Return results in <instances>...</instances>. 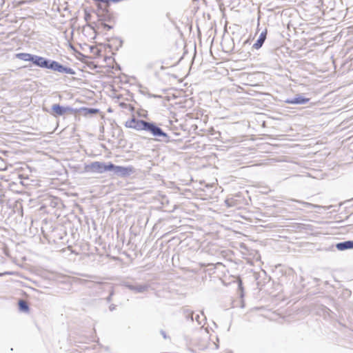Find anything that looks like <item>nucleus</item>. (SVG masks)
<instances>
[{"mask_svg":"<svg viewBox=\"0 0 353 353\" xmlns=\"http://www.w3.org/2000/svg\"><path fill=\"white\" fill-rule=\"evenodd\" d=\"M149 97H154V98H157V97H160V96H159V95H155V94H149Z\"/></svg>","mask_w":353,"mask_h":353,"instance_id":"25","label":"nucleus"},{"mask_svg":"<svg viewBox=\"0 0 353 353\" xmlns=\"http://www.w3.org/2000/svg\"><path fill=\"white\" fill-rule=\"evenodd\" d=\"M121 285L125 287L134 293H144L147 292L150 288L148 284H139L136 282L123 281Z\"/></svg>","mask_w":353,"mask_h":353,"instance_id":"5","label":"nucleus"},{"mask_svg":"<svg viewBox=\"0 0 353 353\" xmlns=\"http://www.w3.org/2000/svg\"><path fill=\"white\" fill-rule=\"evenodd\" d=\"M102 26L107 30H110L112 29V26L110 25H108L107 23H102Z\"/></svg>","mask_w":353,"mask_h":353,"instance_id":"19","label":"nucleus"},{"mask_svg":"<svg viewBox=\"0 0 353 353\" xmlns=\"http://www.w3.org/2000/svg\"><path fill=\"white\" fill-rule=\"evenodd\" d=\"M116 307H117V306H116V305H114V304H111V305L109 306V310H110V311H113V310H114L116 309Z\"/></svg>","mask_w":353,"mask_h":353,"instance_id":"21","label":"nucleus"},{"mask_svg":"<svg viewBox=\"0 0 353 353\" xmlns=\"http://www.w3.org/2000/svg\"><path fill=\"white\" fill-rule=\"evenodd\" d=\"M32 63L41 68L50 69L60 73H65L69 74H75V71L71 68L66 67L57 61L48 59L47 58L34 54Z\"/></svg>","mask_w":353,"mask_h":353,"instance_id":"1","label":"nucleus"},{"mask_svg":"<svg viewBox=\"0 0 353 353\" xmlns=\"http://www.w3.org/2000/svg\"><path fill=\"white\" fill-rule=\"evenodd\" d=\"M110 163H105V162L94 161L85 165L84 170L88 172L102 174L107 171H110Z\"/></svg>","mask_w":353,"mask_h":353,"instance_id":"3","label":"nucleus"},{"mask_svg":"<svg viewBox=\"0 0 353 353\" xmlns=\"http://www.w3.org/2000/svg\"><path fill=\"white\" fill-rule=\"evenodd\" d=\"M10 274H12V272H1V273H0V277L3 276L4 275H10Z\"/></svg>","mask_w":353,"mask_h":353,"instance_id":"20","label":"nucleus"},{"mask_svg":"<svg viewBox=\"0 0 353 353\" xmlns=\"http://www.w3.org/2000/svg\"><path fill=\"white\" fill-rule=\"evenodd\" d=\"M309 101V98H307L301 94H296L293 98L287 99L285 102L288 104L304 105L306 104Z\"/></svg>","mask_w":353,"mask_h":353,"instance_id":"8","label":"nucleus"},{"mask_svg":"<svg viewBox=\"0 0 353 353\" xmlns=\"http://www.w3.org/2000/svg\"><path fill=\"white\" fill-rule=\"evenodd\" d=\"M110 171L113 172L114 174L119 177H127L134 173L135 170L132 166H121L116 165L112 162L110 163Z\"/></svg>","mask_w":353,"mask_h":353,"instance_id":"4","label":"nucleus"},{"mask_svg":"<svg viewBox=\"0 0 353 353\" xmlns=\"http://www.w3.org/2000/svg\"><path fill=\"white\" fill-rule=\"evenodd\" d=\"M160 332H161V334L163 336V337L164 339H167V338H168V336H167V334H166V333H165V331H163V330H161L160 331Z\"/></svg>","mask_w":353,"mask_h":353,"instance_id":"22","label":"nucleus"},{"mask_svg":"<svg viewBox=\"0 0 353 353\" xmlns=\"http://www.w3.org/2000/svg\"><path fill=\"white\" fill-rule=\"evenodd\" d=\"M52 114L55 116H63L67 112L73 113L74 110L69 106H62L60 104L55 103L52 106Z\"/></svg>","mask_w":353,"mask_h":353,"instance_id":"7","label":"nucleus"},{"mask_svg":"<svg viewBox=\"0 0 353 353\" xmlns=\"http://www.w3.org/2000/svg\"><path fill=\"white\" fill-rule=\"evenodd\" d=\"M146 67L148 69H151L152 68V63H148Z\"/></svg>","mask_w":353,"mask_h":353,"instance_id":"26","label":"nucleus"},{"mask_svg":"<svg viewBox=\"0 0 353 353\" xmlns=\"http://www.w3.org/2000/svg\"><path fill=\"white\" fill-rule=\"evenodd\" d=\"M103 12L105 13L103 14H98V17H99V20L101 21L102 23H103V21H110V17L108 16V10L107 9H104L103 10Z\"/></svg>","mask_w":353,"mask_h":353,"instance_id":"15","label":"nucleus"},{"mask_svg":"<svg viewBox=\"0 0 353 353\" xmlns=\"http://www.w3.org/2000/svg\"><path fill=\"white\" fill-rule=\"evenodd\" d=\"M81 111L83 112L84 115L95 114L99 112L98 109L91 108H81Z\"/></svg>","mask_w":353,"mask_h":353,"instance_id":"13","label":"nucleus"},{"mask_svg":"<svg viewBox=\"0 0 353 353\" xmlns=\"http://www.w3.org/2000/svg\"><path fill=\"white\" fill-rule=\"evenodd\" d=\"M202 319H201V316L199 314H196L195 317H194V320L198 323L199 325H201L202 323V321H204L205 319V317L203 315V313L202 312Z\"/></svg>","mask_w":353,"mask_h":353,"instance_id":"17","label":"nucleus"},{"mask_svg":"<svg viewBox=\"0 0 353 353\" xmlns=\"http://www.w3.org/2000/svg\"><path fill=\"white\" fill-rule=\"evenodd\" d=\"M346 294H347V296H350V294H351V292L349 291V290H346Z\"/></svg>","mask_w":353,"mask_h":353,"instance_id":"28","label":"nucleus"},{"mask_svg":"<svg viewBox=\"0 0 353 353\" xmlns=\"http://www.w3.org/2000/svg\"><path fill=\"white\" fill-rule=\"evenodd\" d=\"M267 30L261 32L256 41L254 43L253 48L258 50L262 47L266 38H267Z\"/></svg>","mask_w":353,"mask_h":353,"instance_id":"10","label":"nucleus"},{"mask_svg":"<svg viewBox=\"0 0 353 353\" xmlns=\"http://www.w3.org/2000/svg\"><path fill=\"white\" fill-rule=\"evenodd\" d=\"M91 15L89 13L85 12V21H88L90 18Z\"/></svg>","mask_w":353,"mask_h":353,"instance_id":"23","label":"nucleus"},{"mask_svg":"<svg viewBox=\"0 0 353 353\" xmlns=\"http://www.w3.org/2000/svg\"><path fill=\"white\" fill-rule=\"evenodd\" d=\"M19 310L23 312H28L30 310L29 305L26 301L20 299L18 302Z\"/></svg>","mask_w":353,"mask_h":353,"instance_id":"12","label":"nucleus"},{"mask_svg":"<svg viewBox=\"0 0 353 353\" xmlns=\"http://www.w3.org/2000/svg\"><path fill=\"white\" fill-rule=\"evenodd\" d=\"M113 295H114V290L112 289L110 292L109 296L106 298V301L108 303L112 301V297Z\"/></svg>","mask_w":353,"mask_h":353,"instance_id":"18","label":"nucleus"},{"mask_svg":"<svg viewBox=\"0 0 353 353\" xmlns=\"http://www.w3.org/2000/svg\"><path fill=\"white\" fill-rule=\"evenodd\" d=\"M148 121L142 120V119H137L134 117L128 120L125 122V127L129 128L135 129L137 130H144L147 125Z\"/></svg>","mask_w":353,"mask_h":353,"instance_id":"6","label":"nucleus"},{"mask_svg":"<svg viewBox=\"0 0 353 353\" xmlns=\"http://www.w3.org/2000/svg\"><path fill=\"white\" fill-rule=\"evenodd\" d=\"M15 56L17 59H19L20 60H22L24 61H30L32 63L34 54L25 53V52H21V53H17Z\"/></svg>","mask_w":353,"mask_h":353,"instance_id":"11","label":"nucleus"},{"mask_svg":"<svg viewBox=\"0 0 353 353\" xmlns=\"http://www.w3.org/2000/svg\"><path fill=\"white\" fill-rule=\"evenodd\" d=\"M183 313L187 320H190L191 321H194V312L192 311L185 309L183 310Z\"/></svg>","mask_w":353,"mask_h":353,"instance_id":"16","label":"nucleus"},{"mask_svg":"<svg viewBox=\"0 0 353 353\" xmlns=\"http://www.w3.org/2000/svg\"><path fill=\"white\" fill-rule=\"evenodd\" d=\"M85 277L87 278H89V279H95L97 276H94V275H88V274H85L84 275Z\"/></svg>","mask_w":353,"mask_h":353,"instance_id":"24","label":"nucleus"},{"mask_svg":"<svg viewBox=\"0 0 353 353\" xmlns=\"http://www.w3.org/2000/svg\"><path fill=\"white\" fill-rule=\"evenodd\" d=\"M292 201H295V202L299 203H301L305 208H321L320 205H314V204H312V203H308V202H305V201H300V200L292 199Z\"/></svg>","mask_w":353,"mask_h":353,"instance_id":"14","label":"nucleus"},{"mask_svg":"<svg viewBox=\"0 0 353 353\" xmlns=\"http://www.w3.org/2000/svg\"><path fill=\"white\" fill-rule=\"evenodd\" d=\"M145 131L154 137L155 140L157 141H162L165 143L170 142V136L154 122L148 121Z\"/></svg>","mask_w":353,"mask_h":353,"instance_id":"2","label":"nucleus"},{"mask_svg":"<svg viewBox=\"0 0 353 353\" xmlns=\"http://www.w3.org/2000/svg\"><path fill=\"white\" fill-rule=\"evenodd\" d=\"M87 282H88V280H81V281H80V283H81V284L86 283Z\"/></svg>","mask_w":353,"mask_h":353,"instance_id":"27","label":"nucleus"},{"mask_svg":"<svg viewBox=\"0 0 353 353\" xmlns=\"http://www.w3.org/2000/svg\"><path fill=\"white\" fill-rule=\"evenodd\" d=\"M335 248L339 251L353 249V240H348L337 243Z\"/></svg>","mask_w":353,"mask_h":353,"instance_id":"9","label":"nucleus"}]
</instances>
